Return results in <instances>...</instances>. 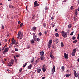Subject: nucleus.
<instances>
[{
  "label": "nucleus",
  "mask_w": 79,
  "mask_h": 79,
  "mask_svg": "<svg viewBox=\"0 0 79 79\" xmlns=\"http://www.w3.org/2000/svg\"><path fill=\"white\" fill-rule=\"evenodd\" d=\"M53 19H54V17H51V20H53Z\"/></svg>",
  "instance_id": "nucleus-49"
},
{
  "label": "nucleus",
  "mask_w": 79,
  "mask_h": 79,
  "mask_svg": "<svg viewBox=\"0 0 79 79\" xmlns=\"http://www.w3.org/2000/svg\"><path fill=\"white\" fill-rule=\"evenodd\" d=\"M58 31V29H55V32H56Z\"/></svg>",
  "instance_id": "nucleus-56"
},
{
  "label": "nucleus",
  "mask_w": 79,
  "mask_h": 79,
  "mask_svg": "<svg viewBox=\"0 0 79 79\" xmlns=\"http://www.w3.org/2000/svg\"><path fill=\"white\" fill-rule=\"evenodd\" d=\"M26 65H27V63H25L24 65H23V68H24V67H25V66H26Z\"/></svg>",
  "instance_id": "nucleus-35"
},
{
  "label": "nucleus",
  "mask_w": 79,
  "mask_h": 79,
  "mask_svg": "<svg viewBox=\"0 0 79 79\" xmlns=\"http://www.w3.org/2000/svg\"><path fill=\"white\" fill-rule=\"evenodd\" d=\"M55 42H56V44H57L58 43V39L57 38L55 39Z\"/></svg>",
  "instance_id": "nucleus-12"
},
{
  "label": "nucleus",
  "mask_w": 79,
  "mask_h": 79,
  "mask_svg": "<svg viewBox=\"0 0 79 79\" xmlns=\"http://www.w3.org/2000/svg\"><path fill=\"white\" fill-rule=\"evenodd\" d=\"M61 47H63L64 46V45L63 44V42H61Z\"/></svg>",
  "instance_id": "nucleus-26"
},
{
  "label": "nucleus",
  "mask_w": 79,
  "mask_h": 79,
  "mask_svg": "<svg viewBox=\"0 0 79 79\" xmlns=\"http://www.w3.org/2000/svg\"><path fill=\"white\" fill-rule=\"evenodd\" d=\"M73 9H74V7H73V6H71L70 7V9L71 10H73Z\"/></svg>",
  "instance_id": "nucleus-32"
},
{
  "label": "nucleus",
  "mask_w": 79,
  "mask_h": 79,
  "mask_svg": "<svg viewBox=\"0 0 79 79\" xmlns=\"http://www.w3.org/2000/svg\"><path fill=\"white\" fill-rule=\"evenodd\" d=\"M36 40L37 41V42H39L40 41V38H36Z\"/></svg>",
  "instance_id": "nucleus-30"
},
{
  "label": "nucleus",
  "mask_w": 79,
  "mask_h": 79,
  "mask_svg": "<svg viewBox=\"0 0 79 79\" xmlns=\"http://www.w3.org/2000/svg\"><path fill=\"white\" fill-rule=\"evenodd\" d=\"M15 40L14 38H12V41H13V40Z\"/></svg>",
  "instance_id": "nucleus-57"
},
{
  "label": "nucleus",
  "mask_w": 79,
  "mask_h": 79,
  "mask_svg": "<svg viewBox=\"0 0 79 79\" xmlns=\"http://www.w3.org/2000/svg\"><path fill=\"white\" fill-rule=\"evenodd\" d=\"M76 37L75 36L73 37L72 38V40H75L76 39Z\"/></svg>",
  "instance_id": "nucleus-28"
},
{
  "label": "nucleus",
  "mask_w": 79,
  "mask_h": 79,
  "mask_svg": "<svg viewBox=\"0 0 79 79\" xmlns=\"http://www.w3.org/2000/svg\"><path fill=\"white\" fill-rule=\"evenodd\" d=\"M33 39L34 41H36V39L37 38V36L35 35L34 33H33Z\"/></svg>",
  "instance_id": "nucleus-3"
},
{
  "label": "nucleus",
  "mask_w": 79,
  "mask_h": 79,
  "mask_svg": "<svg viewBox=\"0 0 79 79\" xmlns=\"http://www.w3.org/2000/svg\"><path fill=\"white\" fill-rule=\"evenodd\" d=\"M44 51H41L40 53L41 56H44Z\"/></svg>",
  "instance_id": "nucleus-8"
},
{
  "label": "nucleus",
  "mask_w": 79,
  "mask_h": 79,
  "mask_svg": "<svg viewBox=\"0 0 79 79\" xmlns=\"http://www.w3.org/2000/svg\"><path fill=\"white\" fill-rule=\"evenodd\" d=\"M12 47V45H10L9 46V48H11Z\"/></svg>",
  "instance_id": "nucleus-55"
},
{
  "label": "nucleus",
  "mask_w": 79,
  "mask_h": 79,
  "mask_svg": "<svg viewBox=\"0 0 79 79\" xmlns=\"http://www.w3.org/2000/svg\"><path fill=\"white\" fill-rule=\"evenodd\" d=\"M32 67V65L31 64L28 67V69H31Z\"/></svg>",
  "instance_id": "nucleus-15"
},
{
  "label": "nucleus",
  "mask_w": 79,
  "mask_h": 79,
  "mask_svg": "<svg viewBox=\"0 0 79 79\" xmlns=\"http://www.w3.org/2000/svg\"><path fill=\"white\" fill-rule=\"evenodd\" d=\"M9 8H11V7H12V5L10 4L9 5Z\"/></svg>",
  "instance_id": "nucleus-44"
},
{
  "label": "nucleus",
  "mask_w": 79,
  "mask_h": 79,
  "mask_svg": "<svg viewBox=\"0 0 79 79\" xmlns=\"http://www.w3.org/2000/svg\"><path fill=\"white\" fill-rule=\"evenodd\" d=\"M73 33H74V31L72 32L70 34V35H73Z\"/></svg>",
  "instance_id": "nucleus-42"
},
{
  "label": "nucleus",
  "mask_w": 79,
  "mask_h": 79,
  "mask_svg": "<svg viewBox=\"0 0 79 79\" xmlns=\"http://www.w3.org/2000/svg\"><path fill=\"white\" fill-rule=\"evenodd\" d=\"M64 56L65 59H68V55L66 53H64Z\"/></svg>",
  "instance_id": "nucleus-7"
},
{
  "label": "nucleus",
  "mask_w": 79,
  "mask_h": 79,
  "mask_svg": "<svg viewBox=\"0 0 79 79\" xmlns=\"http://www.w3.org/2000/svg\"><path fill=\"white\" fill-rule=\"evenodd\" d=\"M65 76H66V77H69V74H66L65 75Z\"/></svg>",
  "instance_id": "nucleus-46"
},
{
  "label": "nucleus",
  "mask_w": 79,
  "mask_h": 79,
  "mask_svg": "<svg viewBox=\"0 0 79 79\" xmlns=\"http://www.w3.org/2000/svg\"><path fill=\"white\" fill-rule=\"evenodd\" d=\"M77 10L78 11H79V7L78 8Z\"/></svg>",
  "instance_id": "nucleus-64"
},
{
  "label": "nucleus",
  "mask_w": 79,
  "mask_h": 79,
  "mask_svg": "<svg viewBox=\"0 0 79 79\" xmlns=\"http://www.w3.org/2000/svg\"><path fill=\"white\" fill-rule=\"evenodd\" d=\"M14 60H15V63H17V59L16 58V56H14Z\"/></svg>",
  "instance_id": "nucleus-16"
},
{
  "label": "nucleus",
  "mask_w": 79,
  "mask_h": 79,
  "mask_svg": "<svg viewBox=\"0 0 79 79\" xmlns=\"http://www.w3.org/2000/svg\"><path fill=\"white\" fill-rule=\"evenodd\" d=\"M18 24H21V22L19 21L18 23Z\"/></svg>",
  "instance_id": "nucleus-47"
},
{
  "label": "nucleus",
  "mask_w": 79,
  "mask_h": 79,
  "mask_svg": "<svg viewBox=\"0 0 79 79\" xmlns=\"http://www.w3.org/2000/svg\"><path fill=\"white\" fill-rule=\"evenodd\" d=\"M6 45L3 47V48H6Z\"/></svg>",
  "instance_id": "nucleus-54"
},
{
  "label": "nucleus",
  "mask_w": 79,
  "mask_h": 79,
  "mask_svg": "<svg viewBox=\"0 0 79 79\" xmlns=\"http://www.w3.org/2000/svg\"><path fill=\"white\" fill-rule=\"evenodd\" d=\"M15 51H18V49L17 48H15Z\"/></svg>",
  "instance_id": "nucleus-50"
},
{
  "label": "nucleus",
  "mask_w": 79,
  "mask_h": 79,
  "mask_svg": "<svg viewBox=\"0 0 79 79\" xmlns=\"http://www.w3.org/2000/svg\"><path fill=\"white\" fill-rule=\"evenodd\" d=\"M23 24L22 23H21L20 25V27H22V26H23Z\"/></svg>",
  "instance_id": "nucleus-40"
},
{
  "label": "nucleus",
  "mask_w": 79,
  "mask_h": 79,
  "mask_svg": "<svg viewBox=\"0 0 79 79\" xmlns=\"http://www.w3.org/2000/svg\"><path fill=\"white\" fill-rule=\"evenodd\" d=\"M55 35L56 37H60V35L58 33H55Z\"/></svg>",
  "instance_id": "nucleus-11"
},
{
  "label": "nucleus",
  "mask_w": 79,
  "mask_h": 79,
  "mask_svg": "<svg viewBox=\"0 0 79 79\" xmlns=\"http://www.w3.org/2000/svg\"><path fill=\"white\" fill-rule=\"evenodd\" d=\"M77 61L79 63V58H78V59H77Z\"/></svg>",
  "instance_id": "nucleus-62"
},
{
  "label": "nucleus",
  "mask_w": 79,
  "mask_h": 79,
  "mask_svg": "<svg viewBox=\"0 0 79 79\" xmlns=\"http://www.w3.org/2000/svg\"><path fill=\"white\" fill-rule=\"evenodd\" d=\"M67 33L69 34V30H67Z\"/></svg>",
  "instance_id": "nucleus-53"
},
{
  "label": "nucleus",
  "mask_w": 79,
  "mask_h": 79,
  "mask_svg": "<svg viewBox=\"0 0 79 79\" xmlns=\"http://www.w3.org/2000/svg\"><path fill=\"white\" fill-rule=\"evenodd\" d=\"M62 36L64 38H65V37H67V33L64 31H62L61 32Z\"/></svg>",
  "instance_id": "nucleus-1"
},
{
  "label": "nucleus",
  "mask_w": 79,
  "mask_h": 79,
  "mask_svg": "<svg viewBox=\"0 0 79 79\" xmlns=\"http://www.w3.org/2000/svg\"><path fill=\"white\" fill-rule=\"evenodd\" d=\"M21 32H18L17 35H18V39H22V38H23V34H21Z\"/></svg>",
  "instance_id": "nucleus-2"
},
{
  "label": "nucleus",
  "mask_w": 79,
  "mask_h": 79,
  "mask_svg": "<svg viewBox=\"0 0 79 79\" xmlns=\"http://www.w3.org/2000/svg\"><path fill=\"white\" fill-rule=\"evenodd\" d=\"M43 72H45L46 71V70H42Z\"/></svg>",
  "instance_id": "nucleus-58"
},
{
  "label": "nucleus",
  "mask_w": 79,
  "mask_h": 79,
  "mask_svg": "<svg viewBox=\"0 0 79 79\" xmlns=\"http://www.w3.org/2000/svg\"><path fill=\"white\" fill-rule=\"evenodd\" d=\"M51 47H52L51 44H48V48H50Z\"/></svg>",
  "instance_id": "nucleus-19"
},
{
  "label": "nucleus",
  "mask_w": 79,
  "mask_h": 79,
  "mask_svg": "<svg viewBox=\"0 0 79 79\" xmlns=\"http://www.w3.org/2000/svg\"><path fill=\"white\" fill-rule=\"evenodd\" d=\"M44 33H45V34H47V31H45L44 32Z\"/></svg>",
  "instance_id": "nucleus-60"
},
{
  "label": "nucleus",
  "mask_w": 79,
  "mask_h": 79,
  "mask_svg": "<svg viewBox=\"0 0 79 79\" xmlns=\"http://www.w3.org/2000/svg\"><path fill=\"white\" fill-rule=\"evenodd\" d=\"M13 63L11 62H10L9 63H8V66H12V65H11V64H13Z\"/></svg>",
  "instance_id": "nucleus-13"
},
{
  "label": "nucleus",
  "mask_w": 79,
  "mask_h": 79,
  "mask_svg": "<svg viewBox=\"0 0 79 79\" xmlns=\"http://www.w3.org/2000/svg\"><path fill=\"white\" fill-rule=\"evenodd\" d=\"M74 20L75 21H77V16H74Z\"/></svg>",
  "instance_id": "nucleus-10"
},
{
  "label": "nucleus",
  "mask_w": 79,
  "mask_h": 79,
  "mask_svg": "<svg viewBox=\"0 0 79 79\" xmlns=\"http://www.w3.org/2000/svg\"><path fill=\"white\" fill-rule=\"evenodd\" d=\"M77 3H78V4L79 5V0H78Z\"/></svg>",
  "instance_id": "nucleus-61"
},
{
  "label": "nucleus",
  "mask_w": 79,
  "mask_h": 79,
  "mask_svg": "<svg viewBox=\"0 0 79 79\" xmlns=\"http://www.w3.org/2000/svg\"><path fill=\"white\" fill-rule=\"evenodd\" d=\"M4 42H7V40H6V39H5Z\"/></svg>",
  "instance_id": "nucleus-51"
},
{
  "label": "nucleus",
  "mask_w": 79,
  "mask_h": 79,
  "mask_svg": "<svg viewBox=\"0 0 79 79\" xmlns=\"http://www.w3.org/2000/svg\"><path fill=\"white\" fill-rule=\"evenodd\" d=\"M31 44H34V40H31Z\"/></svg>",
  "instance_id": "nucleus-27"
},
{
  "label": "nucleus",
  "mask_w": 79,
  "mask_h": 79,
  "mask_svg": "<svg viewBox=\"0 0 79 79\" xmlns=\"http://www.w3.org/2000/svg\"><path fill=\"white\" fill-rule=\"evenodd\" d=\"M55 70H52V73H54V72H55Z\"/></svg>",
  "instance_id": "nucleus-48"
},
{
  "label": "nucleus",
  "mask_w": 79,
  "mask_h": 79,
  "mask_svg": "<svg viewBox=\"0 0 79 79\" xmlns=\"http://www.w3.org/2000/svg\"><path fill=\"white\" fill-rule=\"evenodd\" d=\"M73 26V25L71 24H69V28L70 29Z\"/></svg>",
  "instance_id": "nucleus-34"
},
{
  "label": "nucleus",
  "mask_w": 79,
  "mask_h": 79,
  "mask_svg": "<svg viewBox=\"0 0 79 79\" xmlns=\"http://www.w3.org/2000/svg\"><path fill=\"white\" fill-rule=\"evenodd\" d=\"M38 35H39V36H41V35H42V33L41 32H40L38 34Z\"/></svg>",
  "instance_id": "nucleus-33"
},
{
  "label": "nucleus",
  "mask_w": 79,
  "mask_h": 79,
  "mask_svg": "<svg viewBox=\"0 0 79 79\" xmlns=\"http://www.w3.org/2000/svg\"><path fill=\"white\" fill-rule=\"evenodd\" d=\"M43 25L44 27H46V26H47V25H46V24L45 23H43Z\"/></svg>",
  "instance_id": "nucleus-24"
},
{
  "label": "nucleus",
  "mask_w": 79,
  "mask_h": 79,
  "mask_svg": "<svg viewBox=\"0 0 79 79\" xmlns=\"http://www.w3.org/2000/svg\"><path fill=\"white\" fill-rule=\"evenodd\" d=\"M20 56V55L19 54H18L16 55V57H17V58H18V57H19Z\"/></svg>",
  "instance_id": "nucleus-39"
},
{
  "label": "nucleus",
  "mask_w": 79,
  "mask_h": 79,
  "mask_svg": "<svg viewBox=\"0 0 79 79\" xmlns=\"http://www.w3.org/2000/svg\"><path fill=\"white\" fill-rule=\"evenodd\" d=\"M55 23H54V24L52 23V27H55Z\"/></svg>",
  "instance_id": "nucleus-38"
},
{
  "label": "nucleus",
  "mask_w": 79,
  "mask_h": 79,
  "mask_svg": "<svg viewBox=\"0 0 79 79\" xmlns=\"http://www.w3.org/2000/svg\"><path fill=\"white\" fill-rule=\"evenodd\" d=\"M9 50V48H6L4 51H3V53L4 54H5V53H6V52H8V50Z\"/></svg>",
  "instance_id": "nucleus-4"
},
{
  "label": "nucleus",
  "mask_w": 79,
  "mask_h": 79,
  "mask_svg": "<svg viewBox=\"0 0 79 79\" xmlns=\"http://www.w3.org/2000/svg\"><path fill=\"white\" fill-rule=\"evenodd\" d=\"M1 26H2L1 27L2 29H4V26L3 25L1 24Z\"/></svg>",
  "instance_id": "nucleus-31"
},
{
  "label": "nucleus",
  "mask_w": 79,
  "mask_h": 79,
  "mask_svg": "<svg viewBox=\"0 0 79 79\" xmlns=\"http://www.w3.org/2000/svg\"><path fill=\"white\" fill-rule=\"evenodd\" d=\"M52 43V40H51L49 41L48 44H51Z\"/></svg>",
  "instance_id": "nucleus-23"
},
{
  "label": "nucleus",
  "mask_w": 79,
  "mask_h": 79,
  "mask_svg": "<svg viewBox=\"0 0 79 79\" xmlns=\"http://www.w3.org/2000/svg\"><path fill=\"white\" fill-rule=\"evenodd\" d=\"M42 69H46L45 67V65L44 64L43 66Z\"/></svg>",
  "instance_id": "nucleus-25"
},
{
  "label": "nucleus",
  "mask_w": 79,
  "mask_h": 79,
  "mask_svg": "<svg viewBox=\"0 0 79 79\" xmlns=\"http://www.w3.org/2000/svg\"><path fill=\"white\" fill-rule=\"evenodd\" d=\"M35 63H38V60H36L35 61Z\"/></svg>",
  "instance_id": "nucleus-59"
},
{
  "label": "nucleus",
  "mask_w": 79,
  "mask_h": 79,
  "mask_svg": "<svg viewBox=\"0 0 79 79\" xmlns=\"http://www.w3.org/2000/svg\"><path fill=\"white\" fill-rule=\"evenodd\" d=\"M71 55L73 56H74L76 55V53H75V52H72Z\"/></svg>",
  "instance_id": "nucleus-20"
},
{
  "label": "nucleus",
  "mask_w": 79,
  "mask_h": 79,
  "mask_svg": "<svg viewBox=\"0 0 79 79\" xmlns=\"http://www.w3.org/2000/svg\"><path fill=\"white\" fill-rule=\"evenodd\" d=\"M50 57L52 59H54V56H53V55L51 54L50 55Z\"/></svg>",
  "instance_id": "nucleus-17"
},
{
  "label": "nucleus",
  "mask_w": 79,
  "mask_h": 79,
  "mask_svg": "<svg viewBox=\"0 0 79 79\" xmlns=\"http://www.w3.org/2000/svg\"><path fill=\"white\" fill-rule=\"evenodd\" d=\"M44 56H40V58L41 60H44Z\"/></svg>",
  "instance_id": "nucleus-22"
},
{
  "label": "nucleus",
  "mask_w": 79,
  "mask_h": 79,
  "mask_svg": "<svg viewBox=\"0 0 79 79\" xmlns=\"http://www.w3.org/2000/svg\"><path fill=\"white\" fill-rule=\"evenodd\" d=\"M18 42H15V45H16L18 44Z\"/></svg>",
  "instance_id": "nucleus-45"
},
{
  "label": "nucleus",
  "mask_w": 79,
  "mask_h": 79,
  "mask_svg": "<svg viewBox=\"0 0 79 79\" xmlns=\"http://www.w3.org/2000/svg\"><path fill=\"white\" fill-rule=\"evenodd\" d=\"M77 42V40H75V41H73V44H76Z\"/></svg>",
  "instance_id": "nucleus-29"
},
{
  "label": "nucleus",
  "mask_w": 79,
  "mask_h": 79,
  "mask_svg": "<svg viewBox=\"0 0 79 79\" xmlns=\"http://www.w3.org/2000/svg\"><path fill=\"white\" fill-rule=\"evenodd\" d=\"M32 29L34 31H36V30L37 29V27H32Z\"/></svg>",
  "instance_id": "nucleus-18"
},
{
  "label": "nucleus",
  "mask_w": 79,
  "mask_h": 79,
  "mask_svg": "<svg viewBox=\"0 0 79 79\" xmlns=\"http://www.w3.org/2000/svg\"><path fill=\"white\" fill-rule=\"evenodd\" d=\"M75 15L74 16H77V15L78 14L77 10H76L75 11Z\"/></svg>",
  "instance_id": "nucleus-9"
},
{
  "label": "nucleus",
  "mask_w": 79,
  "mask_h": 79,
  "mask_svg": "<svg viewBox=\"0 0 79 79\" xmlns=\"http://www.w3.org/2000/svg\"><path fill=\"white\" fill-rule=\"evenodd\" d=\"M44 78H45V77H42V79H44Z\"/></svg>",
  "instance_id": "nucleus-63"
},
{
  "label": "nucleus",
  "mask_w": 79,
  "mask_h": 79,
  "mask_svg": "<svg viewBox=\"0 0 79 79\" xmlns=\"http://www.w3.org/2000/svg\"><path fill=\"white\" fill-rule=\"evenodd\" d=\"M10 62L13 64V63L14 62V60L12 59H11V61Z\"/></svg>",
  "instance_id": "nucleus-37"
},
{
  "label": "nucleus",
  "mask_w": 79,
  "mask_h": 79,
  "mask_svg": "<svg viewBox=\"0 0 79 79\" xmlns=\"http://www.w3.org/2000/svg\"><path fill=\"white\" fill-rule=\"evenodd\" d=\"M34 57H33L32 58V59H31V62H30L31 63H34Z\"/></svg>",
  "instance_id": "nucleus-14"
},
{
  "label": "nucleus",
  "mask_w": 79,
  "mask_h": 79,
  "mask_svg": "<svg viewBox=\"0 0 79 79\" xmlns=\"http://www.w3.org/2000/svg\"><path fill=\"white\" fill-rule=\"evenodd\" d=\"M62 69H64V66H63L61 67Z\"/></svg>",
  "instance_id": "nucleus-43"
},
{
  "label": "nucleus",
  "mask_w": 79,
  "mask_h": 79,
  "mask_svg": "<svg viewBox=\"0 0 79 79\" xmlns=\"http://www.w3.org/2000/svg\"><path fill=\"white\" fill-rule=\"evenodd\" d=\"M34 7H37L39 5V4L37 3V1H35L34 3Z\"/></svg>",
  "instance_id": "nucleus-5"
},
{
  "label": "nucleus",
  "mask_w": 79,
  "mask_h": 79,
  "mask_svg": "<svg viewBox=\"0 0 79 79\" xmlns=\"http://www.w3.org/2000/svg\"><path fill=\"white\" fill-rule=\"evenodd\" d=\"M73 75H74V76H75V77H76L77 76V77L79 78V74H77L76 73V71H74Z\"/></svg>",
  "instance_id": "nucleus-6"
},
{
  "label": "nucleus",
  "mask_w": 79,
  "mask_h": 79,
  "mask_svg": "<svg viewBox=\"0 0 79 79\" xmlns=\"http://www.w3.org/2000/svg\"><path fill=\"white\" fill-rule=\"evenodd\" d=\"M15 42L16 41H15V40L12 41V43H11L12 45H14Z\"/></svg>",
  "instance_id": "nucleus-21"
},
{
  "label": "nucleus",
  "mask_w": 79,
  "mask_h": 79,
  "mask_svg": "<svg viewBox=\"0 0 79 79\" xmlns=\"http://www.w3.org/2000/svg\"><path fill=\"white\" fill-rule=\"evenodd\" d=\"M40 71H41V70H37V72L38 73H40Z\"/></svg>",
  "instance_id": "nucleus-41"
},
{
  "label": "nucleus",
  "mask_w": 79,
  "mask_h": 79,
  "mask_svg": "<svg viewBox=\"0 0 79 79\" xmlns=\"http://www.w3.org/2000/svg\"><path fill=\"white\" fill-rule=\"evenodd\" d=\"M53 69H55V65L53 66Z\"/></svg>",
  "instance_id": "nucleus-52"
},
{
  "label": "nucleus",
  "mask_w": 79,
  "mask_h": 79,
  "mask_svg": "<svg viewBox=\"0 0 79 79\" xmlns=\"http://www.w3.org/2000/svg\"><path fill=\"white\" fill-rule=\"evenodd\" d=\"M73 52L74 53H76V49H74Z\"/></svg>",
  "instance_id": "nucleus-36"
}]
</instances>
